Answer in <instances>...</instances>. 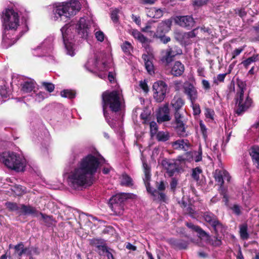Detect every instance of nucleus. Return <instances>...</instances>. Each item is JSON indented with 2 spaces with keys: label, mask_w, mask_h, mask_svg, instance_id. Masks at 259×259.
Segmentation results:
<instances>
[{
  "label": "nucleus",
  "mask_w": 259,
  "mask_h": 259,
  "mask_svg": "<svg viewBox=\"0 0 259 259\" xmlns=\"http://www.w3.org/2000/svg\"><path fill=\"white\" fill-rule=\"evenodd\" d=\"M54 38L53 36H49L41 43L40 46L37 47V49L41 48L43 50L45 51L46 53L50 51L53 47V42Z\"/></svg>",
  "instance_id": "28"
},
{
  "label": "nucleus",
  "mask_w": 259,
  "mask_h": 259,
  "mask_svg": "<svg viewBox=\"0 0 259 259\" xmlns=\"http://www.w3.org/2000/svg\"><path fill=\"white\" fill-rule=\"evenodd\" d=\"M6 205L10 210L17 211L18 213H20V205L18 206L16 203L8 202L6 203Z\"/></svg>",
  "instance_id": "44"
},
{
  "label": "nucleus",
  "mask_w": 259,
  "mask_h": 259,
  "mask_svg": "<svg viewBox=\"0 0 259 259\" xmlns=\"http://www.w3.org/2000/svg\"><path fill=\"white\" fill-rule=\"evenodd\" d=\"M143 166L144 168V177L143 181L144 182L147 190L149 193L154 194V192L150 186V181L151 180L150 168L148 164L145 162H143Z\"/></svg>",
  "instance_id": "19"
},
{
  "label": "nucleus",
  "mask_w": 259,
  "mask_h": 259,
  "mask_svg": "<svg viewBox=\"0 0 259 259\" xmlns=\"http://www.w3.org/2000/svg\"><path fill=\"white\" fill-rule=\"evenodd\" d=\"M174 21L176 24L188 29L193 27L195 24L194 19L191 16H176Z\"/></svg>",
  "instance_id": "13"
},
{
  "label": "nucleus",
  "mask_w": 259,
  "mask_h": 259,
  "mask_svg": "<svg viewBox=\"0 0 259 259\" xmlns=\"http://www.w3.org/2000/svg\"><path fill=\"white\" fill-rule=\"evenodd\" d=\"M30 96L33 98L35 101L37 102H40L48 97V94L44 92L39 91L37 88L34 92L30 94Z\"/></svg>",
  "instance_id": "30"
},
{
  "label": "nucleus",
  "mask_w": 259,
  "mask_h": 259,
  "mask_svg": "<svg viewBox=\"0 0 259 259\" xmlns=\"http://www.w3.org/2000/svg\"><path fill=\"white\" fill-rule=\"evenodd\" d=\"M14 248L16 252L18 254L19 256H21L24 254H30L29 249L27 248H24L22 243H20L15 245Z\"/></svg>",
  "instance_id": "33"
},
{
  "label": "nucleus",
  "mask_w": 259,
  "mask_h": 259,
  "mask_svg": "<svg viewBox=\"0 0 259 259\" xmlns=\"http://www.w3.org/2000/svg\"><path fill=\"white\" fill-rule=\"evenodd\" d=\"M155 136L157 141L159 142H166L169 140L170 136L167 132L160 131Z\"/></svg>",
  "instance_id": "36"
},
{
  "label": "nucleus",
  "mask_w": 259,
  "mask_h": 259,
  "mask_svg": "<svg viewBox=\"0 0 259 259\" xmlns=\"http://www.w3.org/2000/svg\"><path fill=\"white\" fill-rule=\"evenodd\" d=\"M184 105V100L178 96H175L170 103V105L175 110V112H181V109Z\"/></svg>",
  "instance_id": "26"
},
{
  "label": "nucleus",
  "mask_w": 259,
  "mask_h": 259,
  "mask_svg": "<svg viewBox=\"0 0 259 259\" xmlns=\"http://www.w3.org/2000/svg\"><path fill=\"white\" fill-rule=\"evenodd\" d=\"M184 70V65L180 61H176L172 67L171 73L175 76H179L183 73Z\"/></svg>",
  "instance_id": "27"
},
{
  "label": "nucleus",
  "mask_w": 259,
  "mask_h": 259,
  "mask_svg": "<svg viewBox=\"0 0 259 259\" xmlns=\"http://www.w3.org/2000/svg\"><path fill=\"white\" fill-rule=\"evenodd\" d=\"M3 25L5 27L3 34L2 45L8 48L13 45L15 39L10 36V30H15L19 26L18 14L12 9H6L3 12Z\"/></svg>",
  "instance_id": "3"
},
{
  "label": "nucleus",
  "mask_w": 259,
  "mask_h": 259,
  "mask_svg": "<svg viewBox=\"0 0 259 259\" xmlns=\"http://www.w3.org/2000/svg\"><path fill=\"white\" fill-rule=\"evenodd\" d=\"M163 167L167 170L169 176H172L177 170V166L175 163L164 159L161 162Z\"/></svg>",
  "instance_id": "25"
},
{
  "label": "nucleus",
  "mask_w": 259,
  "mask_h": 259,
  "mask_svg": "<svg viewBox=\"0 0 259 259\" xmlns=\"http://www.w3.org/2000/svg\"><path fill=\"white\" fill-rule=\"evenodd\" d=\"M174 88L176 91H180L182 87L184 86L182 81H175L174 82Z\"/></svg>",
  "instance_id": "58"
},
{
  "label": "nucleus",
  "mask_w": 259,
  "mask_h": 259,
  "mask_svg": "<svg viewBox=\"0 0 259 259\" xmlns=\"http://www.w3.org/2000/svg\"><path fill=\"white\" fill-rule=\"evenodd\" d=\"M203 218L207 223L212 227L216 233L222 231L223 225L212 213L210 212H205L203 214Z\"/></svg>",
  "instance_id": "12"
},
{
  "label": "nucleus",
  "mask_w": 259,
  "mask_h": 259,
  "mask_svg": "<svg viewBox=\"0 0 259 259\" xmlns=\"http://www.w3.org/2000/svg\"><path fill=\"white\" fill-rule=\"evenodd\" d=\"M240 235L242 239L246 240L249 238V234L247 232V225L243 224L240 226Z\"/></svg>",
  "instance_id": "38"
},
{
  "label": "nucleus",
  "mask_w": 259,
  "mask_h": 259,
  "mask_svg": "<svg viewBox=\"0 0 259 259\" xmlns=\"http://www.w3.org/2000/svg\"><path fill=\"white\" fill-rule=\"evenodd\" d=\"M258 59V55H253L252 56L249 57L246 60H244L242 62V64L246 67L247 68L250 64L257 61Z\"/></svg>",
  "instance_id": "41"
},
{
  "label": "nucleus",
  "mask_w": 259,
  "mask_h": 259,
  "mask_svg": "<svg viewBox=\"0 0 259 259\" xmlns=\"http://www.w3.org/2000/svg\"><path fill=\"white\" fill-rule=\"evenodd\" d=\"M110 207L116 215H121L123 212V204H109Z\"/></svg>",
  "instance_id": "35"
},
{
  "label": "nucleus",
  "mask_w": 259,
  "mask_h": 259,
  "mask_svg": "<svg viewBox=\"0 0 259 259\" xmlns=\"http://www.w3.org/2000/svg\"><path fill=\"white\" fill-rule=\"evenodd\" d=\"M95 34L96 38L98 41L102 42L104 40L105 35L102 31L100 30L97 31Z\"/></svg>",
  "instance_id": "56"
},
{
  "label": "nucleus",
  "mask_w": 259,
  "mask_h": 259,
  "mask_svg": "<svg viewBox=\"0 0 259 259\" xmlns=\"http://www.w3.org/2000/svg\"><path fill=\"white\" fill-rule=\"evenodd\" d=\"M187 226L190 228H191L197 232H199L200 234L202 236H205L206 237L208 236V235L203 230H202L200 227L197 226H195L192 223H187Z\"/></svg>",
  "instance_id": "42"
},
{
  "label": "nucleus",
  "mask_w": 259,
  "mask_h": 259,
  "mask_svg": "<svg viewBox=\"0 0 259 259\" xmlns=\"http://www.w3.org/2000/svg\"><path fill=\"white\" fill-rule=\"evenodd\" d=\"M246 84L242 81H238L236 95L235 96L236 105L237 107L236 113L240 115L251 107L252 101L248 94H244L246 91Z\"/></svg>",
  "instance_id": "6"
},
{
  "label": "nucleus",
  "mask_w": 259,
  "mask_h": 259,
  "mask_svg": "<svg viewBox=\"0 0 259 259\" xmlns=\"http://www.w3.org/2000/svg\"><path fill=\"white\" fill-rule=\"evenodd\" d=\"M22 91L24 93H30L34 92L37 88L36 83L34 80L29 79L21 84Z\"/></svg>",
  "instance_id": "21"
},
{
  "label": "nucleus",
  "mask_w": 259,
  "mask_h": 259,
  "mask_svg": "<svg viewBox=\"0 0 259 259\" xmlns=\"http://www.w3.org/2000/svg\"><path fill=\"white\" fill-rule=\"evenodd\" d=\"M214 178L215 181L219 183L221 187L223 185L224 180L229 181L230 179L228 172L224 169H216L214 172Z\"/></svg>",
  "instance_id": "18"
},
{
  "label": "nucleus",
  "mask_w": 259,
  "mask_h": 259,
  "mask_svg": "<svg viewBox=\"0 0 259 259\" xmlns=\"http://www.w3.org/2000/svg\"><path fill=\"white\" fill-rule=\"evenodd\" d=\"M102 97L104 117L109 124L111 127H114L110 119H111L113 113L121 109L123 100L121 93L119 91H107L102 94Z\"/></svg>",
  "instance_id": "2"
},
{
  "label": "nucleus",
  "mask_w": 259,
  "mask_h": 259,
  "mask_svg": "<svg viewBox=\"0 0 259 259\" xmlns=\"http://www.w3.org/2000/svg\"><path fill=\"white\" fill-rule=\"evenodd\" d=\"M61 96L64 98L72 99L75 97V93L74 91L71 90H64L61 92Z\"/></svg>",
  "instance_id": "40"
},
{
  "label": "nucleus",
  "mask_w": 259,
  "mask_h": 259,
  "mask_svg": "<svg viewBox=\"0 0 259 259\" xmlns=\"http://www.w3.org/2000/svg\"><path fill=\"white\" fill-rule=\"evenodd\" d=\"M90 22L84 17H81L75 25V30L82 38H86L90 33Z\"/></svg>",
  "instance_id": "10"
},
{
  "label": "nucleus",
  "mask_w": 259,
  "mask_h": 259,
  "mask_svg": "<svg viewBox=\"0 0 259 259\" xmlns=\"http://www.w3.org/2000/svg\"><path fill=\"white\" fill-rule=\"evenodd\" d=\"M119 179L120 183L122 186L130 187L133 185L132 178L126 174H123Z\"/></svg>",
  "instance_id": "32"
},
{
  "label": "nucleus",
  "mask_w": 259,
  "mask_h": 259,
  "mask_svg": "<svg viewBox=\"0 0 259 259\" xmlns=\"http://www.w3.org/2000/svg\"><path fill=\"white\" fill-rule=\"evenodd\" d=\"M175 37L177 40L182 43H187V41L185 40V37H184V33L177 31L175 33Z\"/></svg>",
  "instance_id": "47"
},
{
  "label": "nucleus",
  "mask_w": 259,
  "mask_h": 259,
  "mask_svg": "<svg viewBox=\"0 0 259 259\" xmlns=\"http://www.w3.org/2000/svg\"><path fill=\"white\" fill-rule=\"evenodd\" d=\"M81 5L77 0L57 3L53 5V17L55 20H62V17L73 16L80 11Z\"/></svg>",
  "instance_id": "4"
},
{
  "label": "nucleus",
  "mask_w": 259,
  "mask_h": 259,
  "mask_svg": "<svg viewBox=\"0 0 259 259\" xmlns=\"http://www.w3.org/2000/svg\"><path fill=\"white\" fill-rule=\"evenodd\" d=\"M196 29H194L191 31H189L188 32H185L184 33V37H185V40L187 41V42H188V39H189L190 38H193L196 36V33H195Z\"/></svg>",
  "instance_id": "53"
},
{
  "label": "nucleus",
  "mask_w": 259,
  "mask_h": 259,
  "mask_svg": "<svg viewBox=\"0 0 259 259\" xmlns=\"http://www.w3.org/2000/svg\"><path fill=\"white\" fill-rule=\"evenodd\" d=\"M140 86L145 92L147 93L149 91L148 87L145 80L140 81Z\"/></svg>",
  "instance_id": "60"
},
{
  "label": "nucleus",
  "mask_w": 259,
  "mask_h": 259,
  "mask_svg": "<svg viewBox=\"0 0 259 259\" xmlns=\"http://www.w3.org/2000/svg\"><path fill=\"white\" fill-rule=\"evenodd\" d=\"M73 29V26L69 24L65 25L61 29L67 53L71 56H73L75 54L73 44L69 41V39L71 37Z\"/></svg>",
  "instance_id": "8"
},
{
  "label": "nucleus",
  "mask_w": 259,
  "mask_h": 259,
  "mask_svg": "<svg viewBox=\"0 0 259 259\" xmlns=\"http://www.w3.org/2000/svg\"><path fill=\"white\" fill-rule=\"evenodd\" d=\"M123 52L127 55H130L133 50V47L128 41H125L121 46Z\"/></svg>",
  "instance_id": "39"
},
{
  "label": "nucleus",
  "mask_w": 259,
  "mask_h": 259,
  "mask_svg": "<svg viewBox=\"0 0 259 259\" xmlns=\"http://www.w3.org/2000/svg\"><path fill=\"white\" fill-rule=\"evenodd\" d=\"M171 119L168 103L160 107L157 113V120L159 123L169 121Z\"/></svg>",
  "instance_id": "14"
},
{
  "label": "nucleus",
  "mask_w": 259,
  "mask_h": 259,
  "mask_svg": "<svg viewBox=\"0 0 259 259\" xmlns=\"http://www.w3.org/2000/svg\"><path fill=\"white\" fill-rule=\"evenodd\" d=\"M85 65L88 67L97 68L101 71H107L108 70V66L105 63H103L101 67L98 66L99 62L96 55L94 56L93 58H90Z\"/></svg>",
  "instance_id": "20"
},
{
  "label": "nucleus",
  "mask_w": 259,
  "mask_h": 259,
  "mask_svg": "<svg viewBox=\"0 0 259 259\" xmlns=\"http://www.w3.org/2000/svg\"><path fill=\"white\" fill-rule=\"evenodd\" d=\"M207 0H194L193 5L194 6L200 7L207 3Z\"/></svg>",
  "instance_id": "57"
},
{
  "label": "nucleus",
  "mask_w": 259,
  "mask_h": 259,
  "mask_svg": "<svg viewBox=\"0 0 259 259\" xmlns=\"http://www.w3.org/2000/svg\"><path fill=\"white\" fill-rule=\"evenodd\" d=\"M152 88L154 99L157 102L160 103L162 102L168 92L167 84L162 80H159L153 83Z\"/></svg>",
  "instance_id": "7"
},
{
  "label": "nucleus",
  "mask_w": 259,
  "mask_h": 259,
  "mask_svg": "<svg viewBox=\"0 0 259 259\" xmlns=\"http://www.w3.org/2000/svg\"><path fill=\"white\" fill-rule=\"evenodd\" d=\"M171 146L176 150L187 151L190 146V144L188 140L182 139L172 142Z\"/></svg>",
  "instance_id": "22"
},
{
  "label": "nucleus",
  "mask_w": 259,
  "mask_h": 259,
  "mask_svg": "<svg viewBox=\"0 0 259 259\" xmlns=\"http://www.w3.org/2000/svg\"><path fill=\"white\" fill-rule=\"evenodd\" d=\"M104 243V241L101 239L94 238L90 240V244L96 248H99Z\"/></svg>",
  "instance_id": "46"
},
{
  "label": "nucleus",
  "mask_w": 259,
  "mask_h": 259,
  "mask_svg": "<svg viewBox=\"0 0 259 259\" xmlns=\"http://www.w3.org/2000/svg\"><path fill=\"white\" fill-rule=\"evenodd\" d=\"M184 211L193 218H195L196 215V211L195 210L194 207L192 205H188Z\"/></svg>",
  "instance_id": "49"
},
{
  "label": "nucleus",
  "mask_w": 259,
  "mask_h": 259,
  "mask_svg": "<svg viewBox=\"0 0 259 259\" xmlns=\"http://www.w3.org/2000/svg\"><path fill=\"white\" fill-rule=\"evenodd\" d=\"M132 35L135 39H138L142 43H144L147 40V38L137 30H133L132 32Z\"/></svg>",
  "instance_id": "37"
},
{
  "label": "nucleus",
  "mask_w": 259,
  "mask_h": 259,
  "mask_svg": "<svg viewBox=\"0 0 259 259\" xmlns=\"http://www.w3.org/2000/svg\"><path fill=\"white\" fill-rule=\"evenodd\" d=\"M150 134L152 137H154L158 132V126L155 121H150Z\"/></svg>",
  "instance_id": "43"
},
{
  "label": "nucleus",
  "mask_w": 259,
  "mask_h": 259,
  "mask_svg": "<svg viewBox=\"0 0 259 259\" xmlns=\"http://www.w3.org/2000/svg\"><path fill=\"white\" fill-rule=\"evenodd\" d=\"M162 33H161L160 35H159V36L158 37H159L160 38L161 41L163 44H167L168 42H169L170 40V38L168 36H160V35Z\"/></svg>",
  "instance_id": "64"
},
{
  "label": "nucleus",
  "mask_w": 259,
  "mask_h": 259,
  "mask_svg": "<svg viewBox=\"0 0 259 259\" xmlns=\"http://www.w3.org/2000/svg\"><path fill=\"white\" fill-rule=\"evenodd\" d=\"M214 112L213 110L209 108H206L205 111V115L207 118H209L211 120H213Z\"/></svg>",
  "instance_id": "55"
},
{
  "label": "nucleus",
  "mask_w": 259,
  "mask_h": 259,
  "mask_svg": "<svg viewBox=\"0 0 259 259\" xmlns=\"http://www.w3.org/2000/svg\"><path fill=\"white\" fill-rule=\"evenodd\" d=\"M142 58L144 61L145 68L150 74L154 73V65L153 61L154 55L152 52H147V54H144L142 55Z\"/></svg>",
  "instance_id": "17"
},
{
  "label": "nucleus",
  "mask_w": 259,
  "mask_h": 259,
  "mask_svg": "<svg viewBox=\"0 0 259 259\" xmlns=\"http://www.w3.org/2000/svg\"><path fill=\"white\" fill-rule=\"evenodd\" d=\"M175 120L174 123L176 124L175 127L177 134L182 137L187 136L186 132L184 116L181 112H177L174 113Z\"/></svg>",
  "instance_id": "11"
},
{
  "label": "nucleus",
  "mask_w": 259,
  "mask_h": 259,
  "mask_svg": "<svg viewBox=\"0 0 259 259\" xmlns=\"http://www.w3.org/2000/svg\"><path fill=\"white\" fill-rule=\"evenodd\" d=\"M182 53L181 49L178 47L174 46L172 48L169 47L166 51L165 55L162 57V61L168 64L170 63L172 58L178 55H180Z\"/></svg>",
  "instance_id": "16"
},
{
  "label": "nucleus",
  "mask_w": 259,
  "mask_h": 259,
  "mask_svg": "<svg viewBox=\"0 0 259 259\" xmlns=\"http://www.w3.org/2000/svg\"><path fill=\"white\" fill-rule=\"evenodd\" d=\"M97 251L100 255H105L106 253L109 251V250L106 245L105 242L102 244L99 248H97Z\"/></svg>",
  "instance_id": "51"
},
{
  "label": "nucleus",
  "mask_w": 259,
  "mask_h": 259,
  "mask_svg": "<svg viewBox=\"0 0 259 259\" xmlns=\"http://www.w3.org/2000/svg\"><path fill=\"white\" fill-rule=\"evenodd\" d=\"M153 22H154V21L148 22L146 26L142 29V31L143 32L149 33L151 36H155L156 37H158L159 35L163 33V29L165 27H166L169 28L171 24V21L169 20L162 21L159 24L156 31L154 32L150 30L153 28Z\"/></svg>",
  "instance_id": "9"
},
{
  "label": "nucleus",
  "mask_w": 259,
  "mask_h": 259,
  "mask_svg": "<svg viewBox=\"0 0 259 259\" xmlns=\"http://www.w3.org/2000/svg\"><path fill=\"white\" fill-rule=\"evenodd\" d=\"M20 213L24 215H31L33 217H37L39 215V211L35 208L25 205H20Z\"/></svg>",
  "instance_id": "23"
},
{
  "label": "nucleus",
  "mask_w": 259,
  "mask_h": 259,
  "mask_svg": "<svg viewBox=\"0 0 259 259\" xmlns=\"http://www.w3.org/2000/svg\"><path fill=\"white\" fill-rule=\"evenodd\" d=\"M104 160L89 154L83 158L78 167L71 171L68 176L69 185L74 189L93 183V176L96 172L99 164Z\"/></svg>",
  "instance_id": "1"
},
{
  "label": "nucleus",
  "mask_w": 259,
  "mask_h": 259,
  "mask_svg": "<svg viewBox=\"0 0 259 259\" xmlns=\"http://www.w3.org/2000/svg\"><path fill=\"white\" fill-rule=\"evenodd\" d=\"M153 192H154V194L153 195H155V193H158V199L160 200H161V201H165V199H166V196L165 195L162 193V192H157L156 190H154V191H153ZM152 195L153 194L151 193Z\"/></svg>",
  "instance_id": "62"
},
{
  "label": "nucleus",
  "mask_w": 259,
  "mask_h": 259,
  "mask_svg": "<svg viewBox=\"0 0 259 259\" xmlns=\"http://www.w3.org/2000/svg\"><path fill=\"white\" fill-rule=\"evenodd\" d=\"M41 84L45 89L50 93L52 92L54 90V85L51 82H42Z\"/></svg>",
  "instance_id": "52"
},
{
  "label": "nucleus",
  "mask_w": 259,
  "mask_h": 259,
  "mask_svg": "<svg viewBox=\"0 0 259 259\" xmlns=\"http://www.w3.org/2000/svg\"><path fill=\"white\" fill-rule=\"evenodd\" d=\"M244 47L235 49L232 52V59H234L237 56L239 55L244 50Z\"/></svg>",
  "instance_id": "59"
},
{
  "label": "nucleus",
  "mask_w": 259,
  "mask_h": 259,
  "mask_svg": "<svg viewBox=\"0 0 259 259\" xmlns=\"http://www.w3.org/2000/svg\"><path fill=\"white\" fill-rule=\"evenodd\" d=\"M140 117L144 124H148L150 121V113L146 111L142 112Z\"/></svg>",
  "instance_id": "45"
},
{
  "label": "nucleus",
  "mask_w": 259,
  "mask_h": 259,
  "mask_svg": "<svg viewBox=\"0 0 259 259\" xmlns=\"http://www.w3.org/2000/svg\"><path fill=\"white\" fill-rule=\"evenodd\" d=\"M188 155H191V158H193V160L195 162H199L202 160V149L200 147L198 151H194L192 152H187Z\"/></svg>",
  "instance_id": "34"
},
{
  "label": "nucleus",
  "mask_w": 259,
  "mask_h": 259,
  "mask_svg": "<svg viewBox=\"0 0 259 259\" xmlns=\"http://www.w3.org/2000/svg\"><path fill=\"white\" fill-rule=\"evenodd\" d=\"M202 172V170L199 167H196L193 169L192 177L196 181L199 180L200 175Z\"/></svg>",
  "instance_id": "48"
},
{
  "label": "nucleus",
  "mask_w": 259,
  "mask_h": 259,
  "mask_svg": "<svg viewBox=\"0 0 259 259\" xmlns=\"http://www.w3.org/2000/svg\"><path fill=\"white\" fill-rule=\"evenodd\" d=\"M0 161L8 168L17 172L23 171L26 160L22 156L14 152L5 151L0 155Z\"/></svg>",
  "instance_id": "5"
},
{
  "label": "nucleus",
  "mask_w": 259,
  "mask_h": 259,
  "mask_svg": "<svg viewBox=\"0 0 259 259\" xmlns=\"http://www.w3.org/2000/svg\"><path fill=\"white\" fill-rule=\"evenodd\" d=\"M119 10L118 9H114L111 13V18L114 23H117L119 20L118 13Z\"/></svg>",
  "instance_id": "50"
},
{
  "label": "nucleus",
  "mask_w": 259,
  "mask_h": 259,
  "mask_svg": "<svg viewBox=\"0 0 259 259\" xmlns=\"http://www.w3.org/2000/svg\"><path fill=\"white\" fill-rule=\"evenodd\" d=\"M183 89L184 93L191 103L195 102L198 97V93L195 87L192 84L186 82L184 83Z\"/></svg>",
  "instance_id": "15"
},
{
  "label": "nucleus",
  "mask_w": 259,
  "mask_h": 259,
  "mask_svg": "<svg viewBox=\"0 0 259 259\" xmlns=\"http://www.w3.org/2000/svg\"><path fill=\"white\" fill-rule=\"evenodd\" d=\"M184 156L185 157L184 158H183L182 156H179L178 157L179 160H180V161L187 160V161H189L193 160V158H191V155H188L187 152L185 154Z\"/></svg>",
  "instance_id": "61"
},
{
  "label": "nucleus",
  "mask_w": 259,
  "mask_h": 259,
  "mask_svg": "<svg viewBox=\"0 0 259 259\" xmlns=\"http://www.w3.org/2000/svg\"><path fill=\"white\" fill-rule=\"evenodd\" d=\"M147 15L148 17L153 18H160L163 16V11L160 9L151 8L147 9Z\"/></svg>",
  "instance_id": "31"
},
{
  "label": "nucleus",
  "mask_w": 259,
  "mask_h": 259,
  "mask_svg": "<svg viewBox=\"0 0 259 259\" xmlns=\"http://www.w3.org/2000/svg\"><path fill=\"white\" fill-rule=\"evenodd\" d=\"M249 154L253 164L255 165L256 167L259 168V147H252L250 150Z\"/></svg>",
  "instance_id": "29"
},
{
  "label": "nucleus",
  "mask_w": 259,
  "mask_h": 259,
  "mask_svg": "<svg viewBox=\"0 0 259 259\" xmlns=\"http://www.w3.org/2000/svg\"><path fill=\"white\" fill-rule=\"evenodd\" d=\"M127 193H120L113 196L109 200V204H123L124 201L128 197Z\"/></svg>",
  "instance_id": "24"
},
{
  "label": "nucleus",
  "mask_w": 259,
  "mask_h": 259,
  "mask_svg": "<svg viewBox=\"0 0 259 259\" xmlns=\"http://www.w3.org/2000/svg\"><path fill=\"white\" fill-rule=\"evenodd\" d=\"M202 84L203 86V88L206 90H208L210 88L209 82H208V81L205 79H203L202 80Z\"/></svg>",
  "instance_id": "63"
},
{
  "label": "nucleus",
  "mask_w": 259,
  "mask_h": 259,
  "mask_svg": "<svg viewBox=\"0 0 259 259\" xmlns=\"http://www.w3.org/2000/svg\"><path fill=\"white\" fill-rule=\"evenodd\" d=\"M191 103L194 114L195 115H199L201 112L200 106L198 104H195L194 102Z\"/></svg>",
  "instance_id": "54"
}]
</instances>
